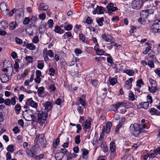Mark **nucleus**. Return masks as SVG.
Listing matches in <instances>:
<instances>
[{
	"label": "nucleus",
	"instance_id": "nucleus-10",
	"mask_svg": "<svg viewBox=\"0 0 160 160\" xmlns=\"http://www.w3.org/2000/svg\"><path fill=\"white\" fill-rule=\"evenodd\" d=\"M8 68H5L2 69L3 72H7L6 74L8 76H11L13 71V69L12 64H9Z\"/></svg>",
	"mask_w": 160,
	"mask_h": 160
},
{
	"label": "nucleus",
	"instance_id": "nucleus-52",
	"mask_svg": "<svg viewBox=\"0 0 160 160\" xmlns=\"http://www.w3.org/2000/svg\"><path fill=\"white\" fill-rule=\"evenodd\" d=\"M158 154L157 151L154 150L152 153L149 154V159L150 158H154Z\"/></svg>",
	"mask_w": 160,
	"mask_h": 160
},
{
	"label": "nucleus",
	"instance_id": "nucleus-6",
	"mask_svg": "<svg viewBox=\"0 0 160 160\" xmlns=\"http://www.w3.org/2000/svg\"><path fill=\"white\" fill-rule=\"evenodd\" d=\"M143 4L142 0H134L132 3V7L134 9H138L140 8Z\"/></svg>",
	"mask_w": 160,
	"mask_h": 160
},
{
	"label": "nucleus",
	"instance_id": "nucleus-9",
	"mask_svg": "<svg viewBox=\"0 0 160 160\" xmlns=\"http://www.w3.org/2000/svg\"><path fill=\"white\" fill-rule=\"evenodd\" d=\"M26 104L29 105L32 107L37 109L38 107V103L32 100V98H28L26 102Z\"/></svg>",
	"mask_w": 160,
	"mask_h": 160
},
{
	"label": "nucleus",
	"instance_id": "nucleus-62",
	"mask_svg": "<svg viewBox=\"0 0 160 160\" xmlns=\"http://www.w3.org/2000/svg\"><path fill=\"white\" fill-rule=\"evenodd\" d=\"M15 41L17 44L19 45L21 44L23 42L22 41L21 39H20L18 37H16L15 38Z\"/></svg>",
	"mask_w": 160,
	"mask_h": 160
},
{
	"label": "nucleus",
	"instance_id": "nucleus-11",
	"mask_svg": "<svg viewBox=\"0 0 160 160\" xmlns=\"http://www.w3.org/2000/svg\"><path fill=\"white\" fill-rule=\"evenodd\" d=\"M133 78H131L128 79L125 82V85H124V88L127 89H129L131 88L132 85Z\"/></svg>",
	"mask_w": 160,
	"mask_h": 160
},
{
	"label": "nucleus",
	"instance_id": "nucleus-30",
	"mask_svg": "<svg viewBox=\"0 0 160 160\" xmlns=\"http://www.w3.org/2000/svg\"><path fill=\"white\" fill-rule=\"evenodd\" d=\"M0 8L2 11H4L8 10L6 3L4 2H2L0 4Z\"/></svg>",
	"mask_w": 160,
	"mask_h": 160
},
{
	"label": "nucleus",
	"instance_id": "nucleus-43",
	"mask_svg": "<svg viewBox=\"0 0 160 160\" xmlns=\"http://www.w3.org/2000/svg\"><path fill=\"white\" fill-rule=\"evenodd\" d=\"M81 40L87 44L89 43L87 39L85 37L82 33H81Z\"/></svg>",
	"mask_w": 160,
	"mask_h": 160
},
{
	"label": "nucleus",
	"instance_id": "nucleus-29",
	"mask_svg": "<svg viewBox=\"0 0 160 160\" xmlns=\"http://www.w3.org/2000/svg\"><path fill=\"white\" fill-rule=\"evenodd\" d=\"M123 72L126 73L129 76H133L134 73V72L133 70L129 69L123 70Z\"/></svg>",
	"mask_w": 160,
	"mask_h": 160
},
{
	"label": "nucleus",
	"instance_id": "nucleus-5",
	"mask_svg": "<svg viewBox=\"0 0 160 160\" xmlns=\"http://www.w3.org/2000/svg\"><path fill=\"white\" fill-rule=\"evenodd\" d=\"M153 32H160V19L155 20L151 27Z\"/></svg>",
	"mask_w": 160,
	"mask_h": 160
},
{
	"label": "nucleus",
	"instance_id": "nucleus-44",
	"mask_svg": "<svg viewBox=\"0 0 160 160\" xmlns=\"http://www.w3.org/2000/svg\"><path fill=\"white\" fill-rule=\"evenodd\" d=\"M117 82V78H112L110 80V85L113 86Z\"/></svg>",
	"mask_w": 160,
	"mask_h": 160
},
{
	"label": "nucleus",
	"instance_id": "nucleus-15",
	"mask_svg": "<svg viewBox=\"0 0 160 160\" xmlns=\"http://www.w3.org/2000/svg\"><path fill=\"white\" fill-rule=\"evenodd\" d=\"M149 112L152 115H160V112L158 111L156 109L152 108L149 109Z\"/></svg>",
	"mask_w": 160,
	"mask_h": 160
},
{
	"label": "nucleus",
	"instance_id": "nucleus-55",
	"mask_svg": "<svg viewBox=\"0 0 160 160\" xmlns=\"http://www.w3.org/2000/svg\"><path fill=\"white\" fill-rule=\"evenodd\" d=\"M147 101L146 102H148V103L151 104L152 102V97L150 95H148L147 97Z\"/></svg>",
	"mask_w": 160,
	"mask_h": 160
},
{
	"label": "nucleus",
	"instance_id": "nucleus-25",
	"mask_svg": "<svg viewBox=\"0 0 160 160\" xmlns=\"http://www.w3.org/2000/svg\"><path fill=\"white\" fill-rule=\"evenodd\" d=\"M48 8V6L44 3H41L39 6V9L41 11H46Z\"/></svg>",
	"mask_w": 160,
	"mask_h": 160
},
{
	"label": "nucleus",
	"instance_id": "nucleus-36",
	"mask_svg": "<svg viewBox=\"0 0 160 160\" xmlns=\"http://www.w3.org/2000/svg\"><path fill=\"white\" fill-rule=\"evenodd\" d=\"M64 38L66 39L68 38H72L73 36L71 32H68L65 33L63 36Z\"/></svg>",
	"mask_w": 160,
	"mask_h": 160
},
{
	"label": "nucleus",
	"instance_id": "nucleus-41",
	"mask_svg": "<svg viewBox=\"0 0 160 160\" xmlns=\"http://www.w3.org/2000/svg\"><path fill=\"white\" fill-rule=\"evenodd\" d=\"M124 107L127 108H130L132 106L131 102L126 101H124Z\"/></svg>",
	"mask_w": 160,
	"mask_h": 160
},
{
	"label": "nucleus",
	"instance_id": "nucleus-2",
	"mask_svg": "<svg viewBox=\"0 0 160 160\" xmlns=\"http://www.w3.org/2000/svg\"><path fill=\"white\" fill-rule=\"evenodd\" d=\"M140 123L132 124L129 127V130L131 134L135 137H138L139 134L142 133V129H140Z\"/></svg>",
	"mask_w": 160,
	"mask_h": 160
},
{
	"label": "nucleus",
	"instance_id": "nucleus-3",
	"mask_svg": "<svg viewBox=\"0 0 160 160\" xmlns=\"http://www.w3.org/2000/svg\"><path fill=\"white\" fill-rule=\"evenodd\" d=\"M39 141L40 144L43 147H45L47 144V141L44 134H37L34 140L35 143H37Z\"/></svg>",
	"mask_w": 160,
	"mask_h": 160
},
{
	"label": "nucleus",
	"instance_id": "nucleus-34",
	"mask_svg": "<svg viewBox=\"0 0 160 160\" xmlns=\"http://www.w3.org/2000/svg\"><path fill=\"white\" fill-rule=\"evenodd\" d=\"M39 146L38 144H36L33 146L32 148V151L35 154H37V152L38 151Z\"/></svg>",
	"mask_w": 160,
	"mask_h": 160
},
{
	"label": "nucleus",
	"instance_id": "nucleus-59",
	"mask_svg": "<svg viewBox=\"0 0 160 160\" xmlns=\"http://www.w3.org/2000/svg\"><path fill=\"white\" fill-rule=\"evenodd\" d=\"M86 101L85 99H83L81 98V104L84 108H85L87 105Z\"/></svg>",
	"mask_w": 160,
	"mask_h": 160
},
{
	"label": "nucleus",
	"instance_id": "nucleus-60",
	"mask_svg": "<svg viewBox=\"0 0 160 160\" xmlns=\"http://www.w3.org/2000/svg\"><path fill=\"white\" fill-rule=\"evenodd\" d=\"M48 23L49 25V27L50 28H52L53 27L54 23L53 20L52 19H50L48 21Z\"/></svg>",
	"mask_w": 160,
	"mask_h": 160
},
{
	"label": "nucleus",
	"instance_id": "nucleus-20",
	"mask_svg": "<svg viewBox=\"0 0 160 160\" xmlns=\"http://www.w3.org/2000/svg\"><path fill=\"white\" fill-rule=\"evenodd\" d=\"M14 109L15 113L17 115L19 114L21 110V107L20 104L18 103H17L14 107Z\"/></svg>",
	"mask_w": 160,
	"mask_h": 160
},
{
	"label": "nucleus",
	"instance_id": "nucleus-39",
	"mask_svg": "<svg viewBox=\"0 0 160 160\" xmlns=\"http://www.w3.org/2000/svg\"><path fill=\"white\" fill-rule=\"evenodd\" d=\"M128 97L129 99L131 101H133L135 99L134 95L132 91H129Z\"/></svg>",
	"mask_w": 160,
	"mask_h": 160
},
{
	"label": "nucleus",
	"instance_id": "nucleus-54",
	"mask_svg": "<svg viewBox=\"0 0 160 160\" xmlns=\"http://www.w3.org/2000/svg\"><path fill=\"white\" fill-rule=\"evenodd\" d=\"M25 58L28 63H30L33 61V58L31 56H28L25 57Z\"/></svg>",
	"mask_w": 160,
	"mask_h": 160
},
{
	"label": "nucleus",
	"instance_id": "nucleus-28",
	"mask_svg": "<svg viewBox=\"0 0 160 160\" xmlns=\"http://www.w3.org/2000/svg\"><path fill=\"white\" fill-rule=\"evenodd\" d=\"M62 152H59L56 153L55 154V158L57 160H62V159L64 156Z\"/></svg>",
	"mask_w": 160,
	"mask_h": 160
},
{
	"label": "nucleus",
	"instance_id": "nucleus-23",
	"mask_svg": "<svg viewBox=\"0 0 160 160\" xmlns=\"http://www.w3.org/2000/svg\"><path fill=\"white\" fill-rule=\"evenodd\" d=\"M148 10L142 11L140 12V15L141 17L143 18H147L148 16Z\"/></svg>",
	"mask_w": 160,
	"mask_h": 160
},
{
	"label": "nucleus",
	"instance_id": "nucleus-56",
	"mask_svg": "<svg viewBox=\"0 0 160 160\" xmlns=\"http://www.w3.org/2000/svg\"><path fill=\"white\" fill-rule=\"evenodd\" d=\"M47 53L51 58H53L54 57V54L51 50H48Z\"/></svg>",
	"mask_w": 160,
	"mask_h": 160
},
{
	"label": "nucleus",
	"instance_id": "nucleus-64",
	"mask_svg": "<svg viewBox=\"0 0 160 160\" xmlns=\"http://www.w3.org/2000/svg\"><path fill=\"white\" fill-rule=\"evenodd\" d=\"M39 41L38 36H36L32 40V42L34 43H37Z\"/></svg>",
	"mask_w": 160,
	"mask_h": 160
},
{
	"label": "nucleus",
	"instance_id": "nucleus-63",
	"mask_svg": "<svg viewBox=\"0 0 160 160\" xmlns=\"http://www.w3.org/2000/svg\"><path fill=\"white\" fill-rule=\"evenodd\" d=\"M148 65L151 68H153L154 67V64L153 61L152 60H149L148 62Z\"/></svg>",
	"mask_w": 160,
	"mask_h": 160
},
{
	"label": "nucleus",
	"instance_id": "nucleus-61",
	"mask_svg": "<svg viewBox=\"0 0 160 160\" xmlns=\"http://www.w3.org/2000/svg\"><path fill=\"white\" fill-rule=\"evenodd\" d=\"M30 19L28 17H26L25 18L23 22V23L24 25L28 24L30 22Z\"/></svg>",
	"mask_w": 160,
	"mask_h": 160
},
{
	"label": "nucleus",
	"instance_id": "nucleus-53",
	"mask_svg": "<svg viewBox=\"0 0 160 160\" xmlns=\"http://www.w3.org/2000/svg\"><path fill=\"white\" fill-rule=\"evenodd\" d=\"M59 141H60L59 138H58L55 140V142L53 143V147L55 148H57L59 144Z\"/></svg>",
	"mask_w": 160,
	"mask_h": 160
},
{
	"label": "nucleus",
	"instance_id": "nucleus-47",
	"mask_svg": "<svg viewBox=\"0 0 160 160\" xmlns=\"http://www.w3.org/2000/svg\"><path fill=\"white\" fill-rule=\"evenodd\" d=\"M9 64H11L10 62L8 60H5L3 63V67L6 68H8V67H9Z\"/></svg>",
	"mask_w": 160,
	"mask_h": 160
},
{
	"label": "nucleus",
	"instance_id": "nucleus-26",
	"mask_svg": "<svg viewBox=\"0 0 160 160\" xmlns=\"http://www.w3.org/2000/svg\"><path fill=\"white\" fill-rule=\"evenodd\" d=\"M97 8L98 11V14H101L104 13L105 10V8L102 6H99L97 5Z\"/></svg>",
	"mask_w": 160,
	"mask_h": 160
},
{
	"label": "nucleus",
	"instance_id": "nucleus-35",
	"mask_svg": "<svg viewBox=\"0 0 160 160\" xmlns=\"http://www.w3.org/2000/svg\"><path fill=\"white\" fill-rule=\"evenodd\" d=\"M44 66V62L43 61L38 60L37 65V68L40 69H43Z\"/></svg>",
	"mask_w": 160,
	"mask_h": 160
},
{
	"label": "nucleus",
	"instance_id": "nucleus-57",
	"mask_svg": "<svg viewBox=\"0 0 160 160\" xmlns=\"http://www.w3.org/2000/svg\"><path fill=\"white\" fill-rule=\"evenodd\" d=\"M151 48L150 47H147L145 50L143 52V53L145 55L146 54L151 50Z\"/></svg>",
	"mask_w": 160,
	"mask_h": 160
},
{
	"label": "nucleus",
	"instance_id": "nucleus-48",
	"mask_svg": "<svg viewBox=\"0 0 160 160\" xmlns=\"http://www.w3.org/2000/svg\"><path fill=\"white\" fill-rule=\"evenodd\" d=\"M149 82L151 85L152 86H157L156 81L152 79V78H149Z\"/></svg>",
	"mask_w": 160,
	"mask_h": 160
},
{
	"label": "nucleus",
	"instance_id": "nucleus-14",
	"mask_svg": "<svg viewBox=\"0 0 160 160\" xmlns=\"http://www.w3.org/2000/svg\"><path fill=\"white\" fill-rule=\"evenodd\" d=\"M8 24L7 22L2 21L0 23V30H4L8 27Z\"/></svg>",
	"mask_w": 160,
	"mask_h": 160
},
{
	"label": "nucleus",
	"instance_id": "nucleus-37",
	"mask_svg": "<svg viewBox=\"0 0 160 160\" xmlns=\"http://www.w3.org/2000/svg\"><path fill=\"white\" fill-rule=\"evenodd\" d=\"M44 155L42 154H41L38 155H34L33 158L36 160H40L41 159L44 158Z\"/></svg>",
	"mask_w": 160,
	"mask_h": 160
},
{
	"label": "nucleus",
	"instance_id": "nucleus-32",
	"mask_svg": "<svg viewBox=\"0 0 160 160\" xmlns=\"http://www.w3.org/2000/svg\"><path fill=\"white\" fill-rule=\"evenodd\" d=\"M26 152L28 156L30 158H33L34 155L35 154V153L32 151V150H31V149H28L26 150Z\"/></svg>",
	"mask_w": 160,
	"mask_h": 160
},
{
	"label": "nucleus",
	"instance_id": "nucleus-51",
	"mask_svg": "<svg viewBox=\"0 0 160 160\" xmlns=\"http://www.w3.org/2000/svg\"><path fill=\"white\" fill-rule=\"evenodd\" d=\"M97 55H102L105 53V52L102 49H99L96 52Z\"/></svg>",
	"mask_w": 160,
	"mask_h": 160
},
{
	"label": "nucleus",
	"instance_id": "nucleus-45",
	"mask_svg": "<svg viewBox=\"0 0 160 160\" xmlns=\"http://www.w3.org/2000/svg\"><path fill=\"white\" fill-rule=\"evenodd\" d=\"M7 150L8 151L13 153L14 151L13 145H9L7 147Z\"/></svg>",
	"mask_w": 160,
	"mask_h": 160
},
{
	"label": "nucleus",
	"instance_id": "nucleus-46",
	"mask_svg": "<svg viewBox=\"0 0 160 160\" xmlns=\"http://www.w3.org/2000/svg\"><path fill=\"white\" fill-rule=\"evenodd\" d=\"M44 90L45 88L43 87H41L39 88L37 91L38 95L42 94L44 92Z\"/></svg>",
	"mask_w": 160,
	"mask_h": 160
},
{
	"label": "nucleus",
	"instance_id": "nucleus-12",
	"mask_svg": "<svg viewBox=\"0 0 160 160\" xmlns=\"http://www.w3.org/2000/svg\"><path fill=\"white\" fill-rule=\"evenodd\" d=\"M8 77L6 73L2 74L0 75V79L2 83H5L8 81Z\"/></svg>",
	"mask_w": 160,
	"mask_h": 160
},
{
	"label": "nucleus",
	"instance_id": "nucleus-4",
	"mask_svg": "<svg viewBox=\"0 0 160 160\" xmlns=\"http://www.w3.org/2000/svg\"><path fill=\"white\" fill-rule=\"evenodd\" d=\"M101 37L102 39L107 42H109L112 43H113L114 46L117 47H118V45L116 43L114 42L115 39L112 36L104 33L101 35Z\"/></svg>",
	"mask_w": 160,
	"mask_h": 160
},
{
	"label": "nucleus",
	"instance_id": "nucleus-58",
	"mask_svg": "<svg viewBox=\"0 0 160 160\" xmlns=\"http://www.w3.org/2000/svg\"><path fill=\"white\" fill-rule=\"evenodd\" d=\"M49 72L50 73L49 74L50 76H54L55 73V70L54 69L52 68H51L49 69Z\"/></svg>",
	"mask_w": 160,
	"mask_h": 160
},
{
	"label": "nucleus",
	"instance_id": "nucleus-18",
	"mask_svg": "<svg viewBox=\"0 0 160 160\" xmlns=\"http://www.w3.org/2000/svg\"><path fill=\"white\" fill-rule=\"evenodd\" d=\"M91 122L89 120H87L84 124H82L83 128L85 129H89L91 128Z\"/></svg>",
	"mask_w": 160,
	"mask_h": 160
},
{
	"label": "nucleus",
	"instance_id": "nucleus-24",
	"mask_svg": "<svg viewBox=\"0 0 160 160\" xmlns=\"http://www.w3.org/2000/svg\"><path fill=\"white\" fill-rule=\"evenodd\" d=\"M97 23L99 26H102L103 25V22L104 21V19L103 17L101 18H96Z\"/></svg>",
	"mask_w": 160,
	"mask_h": 160
},
{
	"label": "nucleus",
	"instance_id": "nucleus-31",
	"mask_svg": "<svg viewBox=\"0 0 160 160\" xmlns=\"http://www.w3.org/2000/svg\"><path fill=\"white\" fill-rule=\"evenodd\" d=\"M136 83V86L139 88H141V87L144 85L143 82L141 79L138 80Z\"/></svg>",
	"mask_w": 160,
	"mask_h": 160
},
{
	"label": "nucleus",
	"instance_id": "nucleus-50",
	"mask_svg": "<svg viewBox=\"0 0 160 160\" xmlns=\"http://www.w3.org/2000/svg\"><path fill=\"white\" fill-rule=\"evenodd\" d=\"M17 61H19L18 59L15 60V63L14 65V68L16 69V71H18V69L19 68V65Z\"/></svg>",
	"mask_w": 160,
	"mask_h": 160
},
{
	"label": "nucleus",
	"instance_id": "nucleus-13",
	"mask_svg": "<svg viewBox=\"0 0 160 160\" xmlns=\"http://www.w3.org/2000/svg\"><path fill=\"white\" fill-rule=\"evenodd\" d=\"M104 136V135H103V133L100 134L99 140L98 141H96L95 142V144L97 145L99 144L98 146L101 147V146L102 145L103 143Z\"/></svg>",
	"mask_w": 160,
	"mask_h": 160
},
{
	"label": "nucleus",
	"instance_id": "nucleus-42",
	"mask_svg": "<svg viewBox=\"0 0 160 160\" xmlns=\"http://www.w3.org/2000/svg\"><path fill=\"white\" fill-rule=\"evenodd\" d=\"M89 81L90 83H91L94 87H97L98 81L96 79L92 80V79H90Z\"/></svg>",
	"mask_w": 160,
	"mask_h": 160
},
{
	"label": "nucleus",
	"instance_id": "nucleus-16",
	"mask_svg": "<svg viewBox=\"0 0 160 160\" xmlns=\"http://www.w3.org/2000/svg\"><path fill=\"white\" fill-rule=\"evenodd\" d=\"M18 26V24L16 21H12L9 24V29L10 30H13Z\"/></svg>",
	"mask_w": 160,
	"mask_h": 160
},
{
	"label": "nucleus",
	"instance_id": "nucleus-1",
	"mask_svg": "<svg viewBox=\"0 0 160 160\" xmlns=\"http://www.w3.org/2000/svg\"><path fill=\"white\" fill-rule=\"evenodd\" d=\"M33 111L32 109H28L25 110L23 112H26L30 114L33 121L43 124L44 121L48 117V113L45 111L41 112L40 111H37L36 112V114L37 115V117L35 114H33Z\"/></svg>",
	"mask_w": 160,
	"mask_h": 160
},
{
	"label": "nucleus",
	"instance_id": "nucleus-40",
	"mask_svg": "<svg viewBox=\"0 0 160 160\" xmlns=\"http://www.w3.org/2000/svg\"><path fill=\"white\" fill-rule=\"evenodd\" d=\"M18 98L17 96H14L12 98L10 99V104L12 105H14L16 103V99H17Z\"/></svg>",
	"mask_w": 160,
	"mask_h": 160
},
{
	"label": "nucleus",
	"instance_id": "nucleus-38",
	"mask_svg": "<svg viewBox=\"0 0 160 160\" xmlns=\"http://www.w3.org/2000/svg\"><path fill=\"white\" fill-rule=\"evenodd\" d=\"M48 89L50 92H54L56 91L57 88L55 86V84H52L50 85L49 86Z\"/></svg>",
	"mask_w": 160,
	"mask_h": 160
},
{
	"label": "nucleus",
	"instance_id": "nucleus-27",
	"mask_svg": "<svg viewBox=\"0 0 160 160\" xmlns=\"http://www.w3.org/2000/svg\"><path fill=\"white\" fill-rule=\"evenodd\" d=\"M158 90L157 86H152L151 87H148V90L150 92L155 93Z\"/></svg>",
	"mask_w": 160,
	"mask_h": 160
},
{
	"label": "nucleus",
	"instance_id": "nucleus-49",
	"mask_svg": "<svg viewBox=\"0 0 160 160\" xmlns=\"http://www.w3.org/2000/svg\"><path fill=\"white\" fill-rule=\"evenodd\" d=\"M148 128L147 125L146 123L142 124H140V129H142V133L143 132H144V131L143 130V129H148Z\"/></svg>",
	"mask_w": 160,
	"mask_h": 160
},
{
	"label": "nucleus",
	"instance_id": "nucleus-33",
	"mask_svg": "<svg viewBox=\"0 0 160 160\" xmlns=\"http://www.w3.org/2000/svg\"><path fill=\"white\" fill-rule=\"evenodd\" d=\"M112 126V124L111 122H107L106 124V132L108 133L110 131L111 128Z\"/></svg>",
	"mask_w": 160,
	"mask_h": 160
},
{
	"label": "nucleus",
	"instance_id": "nucleus-7",
	"mask_svg": "<svg viewBox=\"0 0 160 160\" xmlns=\"http://www.w3.org/2000/svg\"><path fill=\"white\" fill-rule=\"evenodd\" d=\"M42 105L44 108L46 112H48L50 111L53 107L52 103L50 101H46L42 103Z\"/></svg>",
	"mask_w": 160,
	"mask_h": 160
},
{
	"label": "nucleus",
	"instance_id": "nucleus-22",
	"mask_svg": "<svg viewBox=\"0 0 160 160\" xmlns=\"http://www.w3.org/2000/svg\"><path fill=\"white\" fill-rule=\"evenodd\" d=\"M26 47L27 49L31 50H34L36 48L35 45L32 43H27L26 44Z\"/></svg>",
	"mask_w": 160,
	"mask_h": 160
},
{
	"label": "nucleus",
	"instance_id": "nucleus-21",
	"mask_svg": "<svg viewBox=\"0 0 160 160\" xmlns=\"http://www.w3.org/2000/svg\"><path fill=\"white\" fill-rule=\"evenodd\" d=\"M110 149L111 152H114L116 151V146L115 143L113 142H111L110 144Z\"/></svg>",
	"mask_w": 160,
	"mask_h": 160
},
{
	"label": "nucleus",
	"instance_id": "nucleus-8",
	"mask_svg": "<svg viewBox=\"0 0 160 160\" xmlns=\"http://www.w3.org/2000/svg\"><path fill=\"white\" fill-rule=\"evenodd\" d=\"M108 13L110 14L118 10V8L116 7H114L113 3L110 2L108 4L106 7Z\"/></svg>",
	"mask_w": 160,
	"mask_h": 160
},
{
	"label": "nucleus",
	"instance_id": "nucleus-19",
	"mask_svg": "<svg viewBox=\"0 0 160 160\" xmlns=\"http://www.w3.org/2000/svg\"><path fill=\"white\" fill-rule=\"evenodd\" d=\"M138 106L139 108H143L145 109H147L148 107L149 104L148 102H142L139 103Z\"/></svg>",
	"mask_w": 160,
	"mask_h": 160
},
{
	"label": "nucleus",
	"instance_id": "nucleus-17",
	"mask_svg": "<svg viewBox=\"0 0 160 160\" xmlns=\"http://www.w3.org/2000/svg\"><path fill=\"white\" fill-rule=\"evenodd\" d=\"M123 67V65H121L120 64H115L113 67V68L115 69V72L117 73L121 71Z\"/></svg>",
	"mask_w": 160,
	"mask_h": 160
}]
</instances>
